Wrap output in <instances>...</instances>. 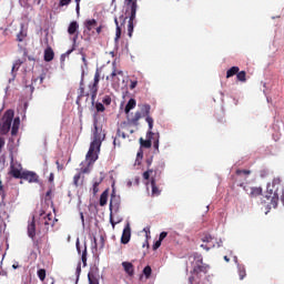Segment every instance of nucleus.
Listing matches in <instances>:
<instances>
[{"label": "nucleus", "mask_w": 284, "mask_h": 284, "mask_svg": "<svg viewBox=\"0 0 284 284\" xmlns=\"http://www.w3.org/2000/svg\"><path fill=\"white\" fill-rule=\"evenodd\" d=\"M110 223L114 227L118 223H121V220L114 221V212H110Z\"/></svg>", "instance_id": "36"}, {"label": "nucleus", "mask_w": 284, "mask_h": 284, "mask_svg": "<svg viewBox=\"0 0 284 284\" xmlns=\"http://www.w3.org/2000/svg\"><path fill=\"white\" fill-rule=\"evenodd\" d=\"M237 274L240 276V281H243V278L247 276V271H245V265L237 264Z\"/></svg>", "instance_id": "24"}, {"label": "nucleus", "mask_w": 284, "mask_h": 284, "mask_svg": "<svg viewBox=\"0 0 284 284\" xmlns=\"http://www.w3.org/2000/svg\"><path fill=\"white\" fill-rule=\"evenodd\" d=\"M120 39H121V27H116L115 41H119Z\"/></svg>", "instance_id": "45"}, {"label": "nucleus", "mask_w": 284, "mask_h": 284, "mask_svg": "<svg viewBox=\"0 0 284 284\" xmlns=\"http://www.w3.org/2000/svg\"><path fill=\"white\" fill-rule=\"evenodd\" d=\"M95 30H97L98 34H101V30H103V27L100 26Z\"/></svg>", "instance_id": "58"}, {"label": "nucleus", "mask_w": 284, "mask_h": 284, "mask_svg": "<svg viewBox=\"0 0 284 284\" xmlns=\"http://www.w3.org/2000/svg\"><path fill=\"white\" fill-rule=\"evenodd\" d=\"M28 236L30 239H34L37 236V224L34 222V217H32V221L28 224Z\"/></svg>", "instance_id": "15"}, {"label": "nucleus", "mask_w": 284, "mask_h": 284, "mask_svg": "<svg viewBox=\"0 0 284 284\" xmlns=\"http://www.w3.org/2000/svg\"><path fill=\"white\" fill-rule=\"evenodd\" d=\"M54 219H52V213L45 214L42 213L40 214L39 217V225L40 227H43V230H45V232H48V230H50V227H54Z\"/></svg>", "instance_id": "8"}, {"label": "nucleus", "mask_w": 284, "mask_h": 284, "mask_svg": "<svg viewBox=\"0 0 284 284\" xmlns=\"http://www.w3.org/2000/svg\"><path fill=\"white\" fill-rule=\"evenodd\" d=\"M54 59V50H52V47H48L44 50V61H47V63H50V61H52Z\"/></svg>", "instance_id": "18"}, {"label": "nucleus", "mask_w": 284, "mask_h": 284, "mask_svg": "<svg viewBox=\"0 0 284 284\" xmlns=\"http://www.w3.org/2000/svg\"><path fill=\"white\" fill-rule=\"evenodd\" d=\"M143 160V149H140L136 153V162L138 164H140L141 162L139 161H142Z\"/></svg>", "instance_id": "42"}, {"label": "nucleus", "mask_w": 284, "mask_h": 284, "mask_svg": "<svg viewBox=\"0 0 284 284\" xmlns=\"http://www.w3.org/2000/svg\"><path fill=\"white\" fill-rule=\"evenodd\" d=\"M273 196L271 195L272 200H271V205L273 207H278V193L275 191L274 193H272Z\"/></svg>", "instance_id": "29"}, {"label": "nucleus", "mask_w": 284, "mask_h": 284, "mask_svg": "<svg viewBox=\"0 0 284 284\" xmlns=\"http://www.w3.org/2000/svg\"><path fill=\"white\" fill-rule=\"evenodd\" d=\"M45 196H47V199H50V196H52V190H49V191L45 193Z\"/></svg>", "instance_id": "55"}, {"label": "nucleus", "mask_w": 284, "mask_h": 284, "mask_svg": "<svg viewBox=\"0 0 284 284\" xmlns=\"http://www.w3.org/2000/svg\"><path fill=\"white\" fill-rule=\"evenodd\" d=\"M118 139H119V138H115V139L113 140V145L121 146V142L118 141Z\"/></svg>", "instance_id": "52"}, {"label": "nucleus", "mask_w": 284, "mask_h": 284, "mask_svg": "<svg viewBox=\"0 0 284 284\" xmlns=\"http://www.w3.org/2000/svg\"><path fill=\"white\" fill-rule=\"evenodd\" d=\"M281 187H283V185L281 184V179L274 178L272 184L268 183L266 186V199H272V194H274V192L278 194V190H281Z\"/></svg>", "instance_id": "10"}, {"label": "nucleus", "mask_w": 284, "mask_h": 284, "mask_svg": "<svg viewBox=\"0 0 284 284\" xmlns=\"http://www.w3.org/2000/svg\"><path fill=\"white\" fill-rule=\"evenodd\" d=\"M125 6V16L120 17V20L125 23V20L129 19L128 24V34L130 38H132V32H134V21L136 19V9L139 8V4L136 3V0H124Z\"/></svg>", "instance_id": "3"}, {"label": "nucleus", "mask_w": 284, "mask_h": 284, "mask_svg": "<svg viewBox=\"0 0 284 284\" xmlns=\"http://www.w3.org/2000/svg\"><path fill=\"white\" fill-rule=\"evenodd\" d=\"M134 108H136V100L131 98L124 108L125 114H130V111Z\"/></svg>", "instance_id": "22"}, {"label": "nucleus", "mask_w": 284, "mask_h": 284, "mask_svg": "<svg viewBox=\"0 0 284 284\" xmlns=\"http://www.w3.org/2000/svg\"><path fill=\"white\" fill-rule=\"evenodd\" d=\"M72 0H60L59 6L60 8H63V6H70Z\"/></svg>", "instance_id": "44"}, {"label": "nucleus", "mask_w": 284, "mask_h": 284, "mask_svg": "<svg viewBox=\"0 0 284 284\" xmlns=\"http://www.w3.org/2000/svg\"><path fill=\"white\" fill-rule=\"evenodd\" d=\"M21 65H23V60H21V59L16 60L12 65V72H14V70H19V68H21Z\"/></svg>", "instance_id": "34"}, {"label": "nucleus", "mask_w": 284, "mask_h": 284, "mask_svg": "<svg viewBox=\"0 0 284 284\" xmlns=\"http://www.w3.org/2000/svg\"><path fill=\"white\" fill-rule=\"evenodd\" d=\"M145 121L149 125V132H152V129L154 128V119L152 116L145 118Z\"/></svg>", "instance_id": "33"}, {"label": "nucleus", "mask_w": 284, "mask_h": 284, "mask_svg": "<svg viewBox=\"0 0 284 284\" xmlns=\"http://www.w3.org/2000/svg\"><path fill=\"white\" fill-rule=\"evenodd\" d=\"M98 26V22L97 20L94 19H89V20H85L84 22V28H87V30H89V32L93 29V28H97Z\"/></svg>", "instance_id": "26"}, {"label": "nucleus", "mask_w": 284, "mask_h": 284, "mask_svg": "<svg viewBox=\"0 0 284 284\" xmlns=\"http://www.w3.org/2000/svg\"><path fill=\"white\" fill-rule=\"evenodd\" d=\"M81 261L83 263V267L88 265V245L84 243L82 255H81Z\"/></svg>", "instance_id": "27"}, {"label": "nucleus", "mask_w": 284, "mask_h": 284, "mask_svg": "<svg viewBox=\"0 0 284 284\" xmlns=\"http://www.w3.org/2000/svg\"><path fill=\"white\" fill-rule=\"evenodd\" d=\"M142 274L145 276L146 281L148 278H150V276H152V266L146 265L143 271Z\"/></svg>", "instance_id": "32"}, {"label": "nucleus", "mask_w": 284, "mask_h": 284, "mask_svg": "<svg viewBox=\"0 0 284 284\" xmlns=\"http://www.w3.org/2000/svg\"><path fill=\"white\" fill-rule=\"evenodd\" d=\"M99 81H101V71H99V69H97L95 73H94L93 83L89 85L93 105H94V100L97 99V94L99 92Z\"/></svg>", "instance_id": "9"}, {"label": "nucleus", "mask_w": 284, "mask_h": 284, "mask_svg": "<svg viewBox=\"0 0 284 284\" xmlns=\"http://www.w3.org/2000/svg\"><path fill=\"white\" fill-rule=\"evenodd\" d=\"M89 283H90V284H99L98 281H92V278H90V277H89Z\"/></svg>", "instance_id": "59"}, {"label": "nucleus", "mask_w": 284, "mask_h": 284, "mask_svg": "<svg viewBox=\"0 0 284 284\" xmlns=\"http://www.w3.org/2000/svg\"><path fill=\"white\" fill-rule=\"evenodd\" d=\"M146 136H148V140H143V138L140 139L141 146L150 149L152 148V143H153L154 150L159 152V139H161V135L159 133L148 131Z\"/></svg>", "instance_id": "4"}, {"label": "nucleus", "mask_w": 284, "mask_h": 284, "mask_svg": "<svg viewBox=\"0 0 284 284\" xmlns=\"http://www.w3.org/2000/svg\"><path fill=\"white\" fill-rule=\"evenodd\" d=\"M93 141L90 144L89 151L85 155L87 166L80 170V174H90V166L94 165L99 160V153L101 152V145L105 141V131L99 126V120H93Z\"/></svg>", "instance_id": "1"}, {"label": "nucleus", "mask_w": 284, "mask_h": 284, "mask_svg": "<svg viewBox=\"0 0 284 284\" xmlns=\"http://www.w3.org/2000/svg\"><path fill=\"white\" fill-rule=\"evenodd\" d=\"M20 179H23V181H28L29 183H39V175L32 171H23Z\"/></svg>", "instance_id": "12"}, {"label": "nucleus", "mask_w": 284, "mask_h": 284, "mask_svg": "<svg viewBox=\"0 0 284 284\" xmlns=\"http://www.w3.org/2000/svg\"><path fill=\"white\" fill-rule=\"evenodd\" d=\"M0 276H6V277H8L7 271H0Z\"/></svg>", "instance_id": "56"}, {"label": "nucleus", "mask_w": 284, "mask_h": 284, "mask_svg": "<svg viewBox=\"0 0 284 284\" xmlns=\"http://www.w3.org/2000/svg\"><path fill=\"white\" fill-rule=\"evenodd\" d=\"M21 164L11 163L9 174L13 176V179H21L23 176V172H21Z\"/></svg>", "instance_id": "13"}, {"label": "nucleus", "mask_w": 284, "mask_h": 284, "mask_svg": "<svg viewBox=\"0 0 284 284\" xmlns=\"http://www.w3.org/2000/svg\"><path fill=\"white\" fill-rule=\"evenodd\" d=\"M139 85V81L136 80H130V90H134Z\"/></svg>", "instance_id": "46"}, {"label": "nucleus", "mask_w": 284, "mask_h": 284, "mask_svg": "<svg viewBox=\"0 0 284 284\" xmlns=\"http://www.w3.org/2000/svg\"><path fill=\"white\" fill-rule=\"evenodd\" d=\"M21 123V120H19V118H16L13 120V124H12V128H11V134L12 136H16V134L19 132V125Z\"/></svg>", "instance_id": "25"}, {"label": "nucleus", "mask_w": 284, "mask_h": 284, "mask_svg": "<svg viewBox=\"0 0 284 284\" xmlns=\"http://www.w3.org/2000/svg\"><path fill=\"white\" fill-rule=\"evenodd\" d=\"M17 40H18L19 42L23 41V33L20 32V33L18 34V39H17Z\"/></svg>", "instance_id": "53"}, {"label": "nucleus", "mask_w": 284, "mask_h": 284, "mask_svg": "<svg viewBox=\"0 0 284 284\" xmlns=\"http://www.w3.org/2000/svg\"><path fill=\"white\" fill-rule=\"evenodd\" d=\"M248 195L251 196V199H256L257 196H262L263 195V189L260 187V186L258 187H251Z\"/></svg>", "instance_id": "21"}, {"label": "nucleus", "mask_w": 284, "mask_h": 284, "mask_svg": "<svg viewBox=\"0 0 284 284\" xmlns=\"http://www.w3.org/2000/svg\"><path fill=\"white\" fill-rule=\"evenodd\" d=\"M79 181H81V173H78L73 176V184L75 187H79Z\"/></svg>", "instance_id": "38"}, {"label": "nucleus", "mask_w": 284, "mask_h": 284, "mask_svg": "<svg viewBox=\"0 0 284 284\" xmlns=\"http://www.w3.org/2000/svg\"><path fill=\"white\" fill-rule=\"evenodd\" d=\"M161 243H163L161 240H158L154 244H153V250H159L161 247Z\"/></svg>", "instance_id": "47"}, {"label": "nucleus", "mask_w": 284, "mask_h": 284, "mask_svg": "<svg viewBox=\"0 0 284 284\" xmlns=\"http://www.w3.org/2000/svg\"><path fill=\"white\" fill-rule=\"evenodd\" d=\"M201 247H202L203 250H206V252H210V250H212V247H215V244H214V243H212V244H209V243H206V244H201Z\"/></svg>", "instance_id": "40"}, {"label": "nucleus", "mask_w": 284, "mask_h": 284, "mask_svg": "<svg viewBox=\"0 0 284 284\" xmlns=\"http://www.w3.org/2000/svg\"><path fill=\"white\" fill-rule=\"evenodd\" d=\"M74 52V47L65 52L67 57H70Z\"/></svg>", "instance_id": "54"}, {"label": "nucleus", "mask_w": 284, "mask_h": 284, "mask_svg": "<svg viewBox=\"0 0 284 284\" xmlns=\"http://www.w3.org/2000/svg\"><path fill=\"white\" fill-rule=\"evenodd\" d=\"M240 70L241 69L239 67H232L231 69H229L226 71V79H231V77H234V75L239 74Z\"/></svg>", "instance_id": "28"}, {"label": "nucleus", "mask_w": 284, "mask_h": 284, "mask_svg": "<svg viewBox=\"0 0 284 284\" xmlns=\"http://www.w3.org/2000/svg\"><path fill=\"white\" fill-rule=\"evenodd\" d=\"M116 77H123V71L116 69V64H113V70L111 72V80L114 82V81H118L119 82V79Z\"/></svg>", "instance_id": "20"}, {"label": "nucleus", "mask_w": 284, "mask_h": 284, "mask_svg": "<svg viewBox=\"0 0 284 284\" xmlns=\"http://www.w3.org/2000/svg\"><path fill=\"white\" fill-rule=\"evenodd\" d=\"M166 236H168V232H162V233L160 234L159 241H162V242H163V240H164Z\"/></svg>", "instance_id": "50"}, {"label": "nucleus", "mask_w": 284, "mask_h": 284, "mask_svg": "<svg viewBox=\"0 0 284 284\" xmlns=\"http://www.w3.org/2000/svg\"><path fill=\"white\" fill-rule=\"evenodd\" d=\"M210 270V265L203 263V256L201 255H194V262H193V271H191V276L189 277V284H194V281L196 283H201V278L207 274Z\"/></svg>", "instance_id": "2"}, {"label": "nucleus", "mask_w": 284, "mask_h": 284, "mask_svg": "<svg viewBox=\"0 0 284 284\" xmlns=\"http://www.w3.org/2000/svg\"><path fill=\"white\" fill-rule=\"evenodd\" d=\"M146 165L150 168V165H152V159H148L146 160Z\"/></svg>", "instance_id": "60"}, {"label": "nucleus", "mask_w": 284, "mask_h": 284, "mask_svg": "<svg viewBox=\"0 0 284 284\" xmlns=\"http://www.w3.org/2000/svg\"><path fill=\"white\" fill-rule=\"evenodd\" d=\"M132 236V232L130 230V225H126L123 230L122 236H121V243L122 245H128L130 243V239Z\"/></svg>", "instance_id": "14"}, {"label": "nucleus", "mask_w": 284, "mask_h": 284, "mask_svg": "<svg viewBox=\"0 0 284 284\" xmlns=\"http://www.w3.org/2000/svg\"><path fill=\"white\" fill-rule=\"evenodd\" d=\"M21 267V265H19V262H14L13 264H12V268L13 270H19Z\"/></svg>", "instance_id": "51"}, {"label": "nucleus", "mask_w": 284, "mask_h": 284, "mask_svg": "<svg viewBox=\"0 0 284 284\" xmlns=\"http://www.w3.org/2000/svg\"><path fill=\"white\" fill-rule=\"evenodd\" d=\"M39 79H40V83H43L44 77H43V75H40Z\"/></svg>", "instance_id": "64"}, {"label": "nucleus", "mask_w": 284, "mask_h": 284, "mask_svg": "<svg viewBox=\"0 0 284 284\" xmlns=\"http://www.w3.org/2000/svg\"><path fill=\"white\" fill-rule=\"evenodd\" d=\"M49 181H50V183H52V181H54V173H51V174H50Z\"/></svg>", "instance_id": "57"}, {"label": "nucleus", "mask_w": 284, "mask_h": 284, "mask_svg": "<svg viewBox=\"0 0 284 284\" xmlns=\"http://www.w3.org/2000/svg\"><path fill=\"white\" fill-rule=\"evenodd\" d=\"M75 247H77L78 254H81V244L79 242V239L75 242Z\"/></svg>", "instance_id": "49"}, {"label": "nucleus", "mask_w": 284, "mask_h": 284, "mask_svg": "<svg viewBox=\"0 0 284 284\" xmlns=\"http://www.w3.org/2000/svg\"><path fill=\"white\" fill-rule=\"evenodd\" d=\"M102 103H104V105H110L112 103V98L110 95H105L102 99Z\"/></svg>", "instance_id": "41"}, {"label": "nucleus", "mask_w": 284, "mask_h": 284, "mask_svg": "<svg viewBox=\"0 0 284 284\" xmlns=\"http://www.w3.org/2000/svg\"><path fill=\"white\" fill-rule=\"evenodd\" d=\"M122 267L128 276H134V264L132 262H122Z\"/></svg>", "instance_id": "16"}, {"label": "nucleus", "mask_w": 284, "mask_h": 284, "mask_svg": "<svg viewBox=\"0 0 284 284\" xmlns=\"http://www.w3.org/2000/svg\"><path fill=\"white\" fill-rule=\"evenodd\" d=\"M246 77H247V73L245 71H240L236 74L237 81H241L242 83H245V81H247Z\"/></svg>", "instance_id": "31"}, {"label": "nucleus", "mask_w": 284, "mask_h": 284, "mask_svg": "<svg viewBox=\"0 0 284 284\" xmlns=\"http://www.w3.org/2000/svg\"><path fill=\"white\" fill-rule=\"evenodd\" d=\"M99 185H101V180L93 183V194H99Z\"/></svg>", "instance_id": "39"}, {"label": "nucleus", "mask_w": 284, "mask_h": 284, "mask_svg": "<svg viewBox=\"0 0 284 284\" xmlns=\"http://www.w3.org/2000/svg\"><path fill=\"white\" fill-rule=\"evenodd\" d=\"M75 10H77V13L79 14V11L81 10L79 2L77 3Z\"/></svg>", "instance_id": "61"}, {"label": "nucleus", "mask_w": 284, "mask_h": 284, "mask_svg": "<svg viewBox=\"0 0 284 284\" xmlns=\"http://www.w3.org/2000/svg\"><path fill=\"white\" fill-rule=\"evenodd\" d=\"M120 207H121V197L116 196V194H114L113 192L111 194L109 210L110 212H114V214H119Z\"/></svg>", "instance_id": "11"}, {"label": "nucleus", "mask_w": 284, "mask_h": 284, "mask_svg": "<svg viewBox=\"0 0 284 284\" xmlns=\"http://www.w3.org/2000/svg\"><path fill=\"white\" fill-rule=\"evenodd\" d=\"M135 185H139V183H140V179L139 178H135Z\"/></svg>", "instance_id": "63"}, {"label": "nucleus", "mask_w": 284, "mask_h": 284, "mask_svg": "<svg viewBox=\"0 0 284 284\" xmlns=\"http://www.w3.org/2000/svg\"><path fill=\"white\" fill-rule=\"evenodd\" d=\"M108 196H110V189L104 190L103 193L100 195L101 207H105V205H108Z\"/></svg>", "instance_id": "19"}, {"label": "nucleus", "mask_w": 284, "mask_h": 284, "mask_svg": "<svg viewBox=\"0 0 284 284\" xmlns=\"http://www.w3.org/2000/svg\"><path fill=\"white\" fill-rule=\"evenodd\" d=\"M156 174H159L158 170L149 169L142 175L144 181H150V176H151L152 196L161 195V190L159 189V186H156Z\"/></svg>", "instance_id": "5"}, {"label": "nucleus", "mask_w": 284, "mask_h": 284, "mask_svg": "<svg viewBox=\"0 0 284 284\" xmlns=\"http://www.w3.org/2000/svg\"><path fill=\"white\" fill-rule=\"evenodd\" d=\"M80 54L82 57V62L84 63V65H88V59H85V53L83 51H80Z\"/></svg>", "instance_id": "48"}, {"label": "nucleus", "mask_w": 284, "mask_h": 284, "mask_svg": "<svg viewBox=\"0 0 284 284\" xmlns=\"http://www.w3.org/2000/svg\"><path fill=\"white\" fill-rule=\"evenodd\" d=\"M38 278H40V281H45V270L44 268H40L37 272Z\"/></svg>", "instance_id": "35"}, {"label": "nucleus", "mask_w": 284, "mask_h": 284, "mask_svg": "<svg viewBox=\"0 0 284 284\" xmlns=\"http://www.w3.org/2000/svg\"><path fill=\"white\" fill-rule=\"evenodd\" d=\"M95 110L97 112H105V106L101 102L95 103Z\"/></svg>", "instance_id": "37"}, {"label": "nucleus", "mask_w": 284, "mask_h": 284, "mask_svg": "<svg viewBox=\"0 0 284 284\" xmlns=\"http://www.w3.org/2000/svg\"><path fill=\"white\" fill-rule=\"evenodd\" d=\"M77 272H81V263L78 264Z\"/></svg>", "instance_id": "62"}, {"label": "nucleus", "mask_w": 284, "mask_h": 284, "mask_svg": "<svg viewBox=\"0 0 284 284\" xmlns=\"http://www.w3.org/2000/svg\"><path fill=\"white\" fill-rule=\"evenodd\" d=\"M201 241L203 243H207L209 245H212V243H214V237H212V235L210 234H204L202 237H201Z\"/></svg>", "instance_id": "30"}, {"label": "nucleus", "mask_w": 284, "mask_h": 284, "mask_svg": "<svg viewBox=\"0 0 284 284\" xmlns=\"http://www.w3.org/2000/svg\"><path fill=\"white\" fill-rule=\"evenodd\" d=\"M235 174L240 181H247V176L252 174V171L237 169Z\"/></svg>", "instance_id": "17"}, {"label": "nucleus", "mask_w": 284, "mask_h": 284, "mask_svg": "<svg viewBox=\"0 0 284 284\" xmlns=\"http://www.w3.org/2000/svg\"><path fill=\"white\" fill-rule=\"evenodd\" d=\"M14 119V111L8 110L6 111L2 122L0 123V134H8L10 132V128L12 126V120Z\"/></svg>", "instance_id": "6"}, {"label": "nucleus", "mask_w": 284, "mask_h": 284, "mask_svg": "<svg viewBox=\"0 0 284 284\" xmlns=\"http://www.w3.org/2000/svg\"><path fill=\"white\" fill-rule=\"evenodd\" d=\"M69 34H77L79 32V22L72 21L68 28Z\"/></svg>", "instance_id": "23"}, {"label": "nucleus", "mask_w": 284, "mask_h": 284, "mask_svg": "<svg viewBox=\"0 0 284 284\" xmlns=\"http://www.w3.org/2000/svg\"><path fill=\"white\" fill-rule=\"evenodd\" d=\"M126 139L125 132L121 131V129H118L116 131V139Z\"/></svg>", "instance_id": "43"}, {"label": "nucleus", "mask_w": 284, "mask_h": 284, "mask_svg": "<svg viewBox=\"0 0 284 284\" xmlns=\"http://www.w3.org/2000/svg\"><path fill=\"white\" fill-rule=\"evenodd\" d=\"M140 110L141 111H136L133 118L131 119V123H133V125H136L139 121H141V119H148V116H151L150 111L152 110V106L150 104L140 105Z\"/></svg>", "instance_id": "7"}]
</instances>
